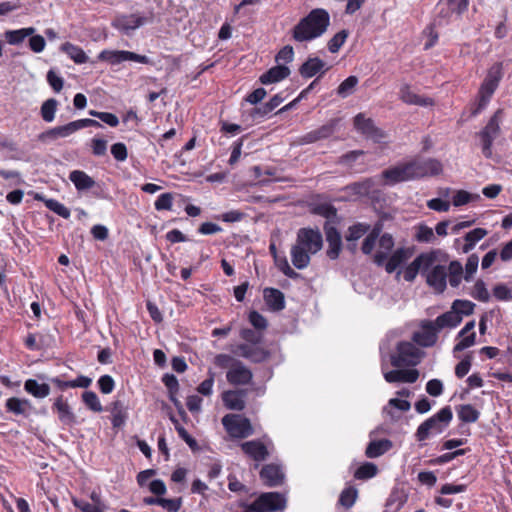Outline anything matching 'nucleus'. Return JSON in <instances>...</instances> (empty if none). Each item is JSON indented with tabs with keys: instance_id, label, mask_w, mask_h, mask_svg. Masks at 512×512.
I'll return each instance as SVG.
<instances>
[{
	"instance_id": "nucleus-1",
	"label": "nucleus",
	"mask_w": 512,
	"mask_h": 512,
	"mask_svg": "<svg viewBox=\"0 0 512 512\" xmlns=\"http://www.w3.org/2000/svg\"><path fill=\"white\" fill-rule=\"evenodd\" d=\"M322 234L318 229L301 228L295 244L291 247V261L297 269H304L310 263V256L321 250Z\"/></svg>"
},
{
	"instance_id": "nucleus-2",
	"label": "nucleus",
	"mask_w": 512,
	"mask_h": 512,
	"mask_svg": "<svg viewBox=\"0 0 512 512\" xmlns=\"http://www.w3.org/2000/svg\"><path fill=\"white\" fill-rule=\"evenodd\" d=\"M330 17L324 9H313L302 18L292 31V37L297 42H305L320 37L329 26Z\"/></svg>"
},
{
	"instance_id": "nucleus-3",
	"label": "nucleus",
	"mask_w": 512,
	"mask_h": 512,
	"mask_svg": "<svg viewBox=\"0 0 512 512\" xmlns=\"http://www.w3.org/2000/svg\"><path fill=\"white\" fill-rule=\"evenodd\" d=\"M214 364L221 369H226V380L233 386H245L251 384L253 373L242 361L229 354H217Z\"/></svg>"
},
{
	"instance_id": "nucleus-4",
	"label": "nucleus",
	"mask_w": 512,
	"mask_h": 512,
	"mask_svg": "<svg viewBox=\"0 0 512 512\" xmlns=\"http://www.w3.org/2000/svg\"><path fill=\"white\" fill-rule=\"evenodd\" d=\"M502 77L503 63L496 62L488 69L487 74L479 87L478 102L476 108L472 111L473 116L477 115L487 106L494 92L498 88Z\"/></svg>"
},
{
	"instance_id": "nucleus-5",
	"label": "nucleus",
	"mask_w": 512,
	"mask_h": 512,
	"mask_svg": "<svg viewBox=\"0 0 512 512\" xmlns=\"http://www.w3.org/2000/svg\"><path fill=\"white\" fill-rule=\"evenodd\" d=\"M453 418L452 409L450 406L442 408L435 415L426 419L421 423L415 433L418 441H424L432 434L442 433L450 424Z\"/></svg>"
},
{
	"instance_id": "nucleus-6",
	"label": "nucleus",
	"mask_w": 512,
	"mask_h": 512,
	"mask_svg": "<svg viewBox=\"0 0 512 512\" xmlns=\"http://www.w3.org/2000/svg\"><path fill=\"white\" fill-rule=\"evenodd\" d=\"M222 425L231 438L243 439L254 433L250 420L239 414H227L222 420Z\"/></svg>"
},
{
	"instance_id": "nucleus-7",
	"label": "nucleus",
	"mask_w": 512,
	"mask_h": 512,
	"mask_svg": "<svg viewBox=\"0 0 512 512\" xmlns=\"http://www.w3.org/2000/svg\"><path fill=\"white\" fill-rule=\"evenodd\" d=\"M245 507L249 512H274L286 507V498L278 492L262 493L253 503Z\"/></svg>"
},
{
	"instance_id": "nucleus-8",
	"label": "nucleus",
	"mask_w": 512,
	"mask_h": 512,
	"mask_svg": "<svg viewBox=\"0 0 512 512\" xmlns=\"http://www.w3.org/2000/svg\"><path fill=\"white\" fill-rule=\"evenodd\" d=\"M422 357V352L411 342H400L397 345V353L391 356V364L400 368L417 365Z\"/></svg>"
},
{
	"instance_id": "nucleus-9",
	"label": "nucleus",
	"mask_w": 512,
	"mask_h": 512,
	"mask_svg": "<svg viewBox=\"0 0 512 512\" xmlns=\"http://www.w3.org/2000/svg\"><path fill=\"white\" fill-rule=\"evenodd\" d=\"M382 177L389 185L417 179L413 160L399 163L384 170Z\"/></svg>"
},
{
	"instance_id": "nucleus-10",
	"label": "nucleus",
	"mask_w": 512,
	"mask_h": 512,
	"mask_svg": "<svg viewBox=\"0 0 512 512\" xmlns=\"http://www.w3.org/2000/svg\"><path fill=\"white\" fill-rule=\"evenodd\" d=\"M98 59L106 61L111 65H117L124 61H135L142 64L150 63L147 56L125 50H103L98 55Z\"/></svg>"
},
{
	"instance_id": "nucleus-11",
	"label": "nucleus",
	"mask_w": 512,
	"mask_h": 512,
	"mask_svg": "<svg viewBox=\"0 0 512 512\" xmlns=\"http://www.w3.org/2000/svg\"><path fill=\"white\" fill-rule=\"evenodd\" d=\"M338 125L337 119H331L326 124L322 125L321 127L312 130L310 132H307L306 134L300 136L296 143L298 145H307L312 144L315 142H318L323 139L329 138L334 132Z\"/></svg>"
},
{
	"instance_id": "nucleus-12",
	"label": "nucleus",
	"mask_w": 512,
	"mask_h": 512,
	"mask_svg": "<svg viewBox=\"0 0 512 512\" xmlns=\"http://www.w3.org/2000/svg\"><path fill=\"white\" fill-rule=\"evenodd\" d=\"M354 128L367 138L378 142L385 137L384 132L375 126L373 119L368 118L363 113H359L353 120Z\"/></svg>"
},
{
	"instance_id": "nucleus-13",
	"label": "nucleus",
	"mask_w": 512,
	"mask_h": 512,
	"mask_svg": "<svg viewBox=\"0 0 512 512\" xmlns=\"http://www.w3.org/2000/svg\"><path fill=\"white\" fill-rule=\"evenodd\" d=\"M438 17L445 21L450 20L454 15L459 17L465 12L469 5V0H440Z\"/></svg>"
},
{
	"instance_id": "nucleus-14",
	"label": "nucleus",
	"mask_w": 512,
	"mask_h": 512,
	"mask_svg": "<svg viewBox=\"0 0 512 512\" xmlns=\"http://www.w3.org/2000/svg\"><path fill=\"white\" fill-rule=\"evenodd\" d=\"M438 329L433 321H423L421 330L413 334V340L422 347L433 346L438 339Z\"/></svg>"
},
{
	"instance_id": "nucleus-15",
	"label": "nucleus",
	"mask_w": 512,
	"mask_h": 512,
	"mask_svg": "<svg viewBox=\"0 0 512 512\" xmlns=\"http://www.w3.org/2000/svg\"><path fill=\"white\" fill-rule=\"evenodd\" d=\"M259 475L262 482L268 487H276L283 484L285 478L282 467L274 463L264 465Z\"/></svg>"
},
{
	"instance_id": "nucleus-16",
	"label": "nucleus",
	"mask_w": 512,
	"mask_h": 512,
	"mask_svg": "<svg viewBox=\"0 0 512 512\" xmlns=\"http://www.w3.org/2000/svg\"><path fill=\"white\" fill-rule=\"evenodd\" d=\"M247 391L244 389H231L221 394L224 406L229 410L242 411L246 407Z\"/></svg>"
},
{
	"instance_id": "nucleus-17",
	"label": "nucleus",
	"mask_w": 512,
	"mask_h": 512,
	"mask_svg": "<svg viewBox=\"0 0 512 512\" xmlns=\"http://www.w3.org/2000/svg\"><path fill=\"white\" fill-rule=\"evenodd\" d=\"M417 179L428 176H436L442 173L443 167L439 160L429 159H413Z\"/></svg>"
},
{
	"instance_id": "nucleus-18",
	"label": "nucleus",
	"mask_w": 512,
	"mask_h": 512,
	"mask_svg": "<svg viewBox=\"0 0 512 512\" xmlns=\"http://www.w3.org/2000/svg\"><path fill=\"white\" fill-rule=\"evenodd\" d=\"M326 241L328 244V248L326 250L327 256L335 260L339 257L340 252L342 250V240L341 235L338 232V230L330 225L329 223H326L324 226Z\"/></svg>"
},
{
	"instance_id": "nucleus-19",
	"label": "nucleus",
	"mask_w": 512,
	"mask_h": 512,
	"mask_svg": "<svg viewBox=\"0 0 512 512\" xmlns=\"http://www.w3.org/2000/svg\"><path fill=\"white\" fill-rule=\"evenodd\" d=\"M76 131H78L76 121H72L42 132L39 134L38 139L43 143H48L59 138H66Z\"/></svg>"
},
{
	"instance_id": "nucleus-20",
	"label": "nucleus",
	"mask_w": 512,
	"mask_h": 512,
	"mask_svg": "<svg viewBox=\"0 0 512 512\" xmlns=\"http://www.w3.org/2000/svg\"><path fill=\"white\" fill-rule=\"evenodd\" d=\"M399 99L408 105L433 106L434 100L430 97L416 94L409 84H403L399 90Z\"/></svg>"
},
{
	"instance_id": "nucleus-21",
	"label": "nucleus",
	"mask_w": 512,
	"mask_h": 512,
	"mask_svg": "<svg viewBox=\"0 0 512 512\" xmlns=\"http://www.w3.org/2000/svg\"><path fill=\"white\" fill-rule=\"evenodd\" d=\"M241 450L256 462H262L269 456L267 446L260 440L246 441L240 444Z\"/></svg>"
},
{
	"instance_id": "nucleus-22",
	"label": "nucleus",
	"mask_w": 512,
	"mask_h": 512,
	"mask_svg": "<svg viewBox=\"0 0 512 512\" xmlns=\"http://www.w3.org/2000/svg\"><path fill=\"white\" fill-rule=\"evenodd\" d=\"M447 269L443 265H435L426 273V282L436 292L442 293L446 288Z\"/></svg>"
},
{
	"instance_id": "nucleus-23",
	"label": "nucleus",
	"mask_w": 512,
	"mask_h": 512,
	"mask_svg": "<svg viewBox=\"0 0 512 512\" xmlns=\"http://www.w3.org/2000/svg\"><path fill=\"white\" fill-rule=\"evenodd\" d=\"M146 19L137 14L121 15L118 16L112 23L113 27L128 33L131 30H135L145 23Z\"/></svg>"
},
{
	"instance_id": "nucleus-24",
	"label": "nucleus",
	"mask_w": 512,
	"mask_h": 512,
	"mask_svg": "<svg viewBox=\"0 0 512 512\" xmlns=\"http://www.w3.org/2000/svg\"><path fill=\"white\" fill-rule=\"evenodd\" d=\"M395 245L394 238L389 233H384L378 241V251L374 255V262L378 266L384 265Z\"/></svg>"
},
{
	"instance_id": "nucleus-25",
	"label": "nucleus",
	"mask_w": 512,
	"mask_h": 512,
	"mask_svg": "<svg viewBox=\"0 0 512 512\" xmlns=\"http://www.w3.org/2000/svg\"><path fill=\"white\" fill-rule=\"evenodd\" d=\"M413 254L411 248L401 247L396 249L391 255L388 256L385 261V270L387 273H393L398 267H400L406 260H408Z\"/></svg>"
},
{
	"instance_id": "nucleus-26",
	"label": "nucleus",
	"mask_w": 512,
	"mask_h": 512,
	"mask_svg": "<svg viewBox=\"0 0 512 512\" xmlns=\"http://www.w3.org/2000/svg\"><path fill=\"white\" fill-rule=\"evenodd\" d=\"M475 320H471L459 331L458 337L461 340L454 346V352L463 351L475 344L476 333L474 332Z\"/></svg>"
},
{
	"instance_id": "nucleus-27",
	"label": "nucleus",
	"mask_w": 512,
	"mask_h": 512,
	"mask_svg": "<svg viewBox=\"0 0 512 512\" xmlns=\"http://www.w3.org/2000/svg\"><path fill=\"white\" fill-rule=\"evenodd\" d=\"M237 349L240 356L254 363L263 362L269 357V352L266 349L255 346L254 344H240Z\"/></svg>"
},
{
	"instance_id": "nucleus-28",
	"label": "nucleus",
	"mask_w": 512,
	"mask_h": 512,
	"mask_svg": "<svg viewBox=\"0 0 512 512\" xmlns=\"http://www.w3.org/2000/svg\"><path fill=\"white\" fill-rule=\"evenodd\" d=\"M384 378L388 383H414L419 378V372L416 369H396L386 372L384 374Z\"/></svg>"
},
{
	"instance_id": "nucleus-29",
	"label": "nucleus",
	"mask_w": 512,
	"mask_h": 512,
	"mask_svg": "<svg viewBox=\"0 0 512 512\" xmlns=\"http://www.w3.org/2000/svg\"><path fill=\"white\" fill-rule=\"evenodd\" d=\"M290 74V69L285 65H277L270 68L264 74H262L259 78V81L264 84H272L277 83L285 78H287Z\"/></svg>"
},
{
	"instance_id": "nucleus-30",
	"label": "nucleus",
	"mask_w": 512,
	"mask_h": 512,
	"mask_svg": "<svg viewBox=\"0 0 512 512\" xmlns=\"http://www.w3.org/2000/svg\"><path fill=\"white\" fill-rule=\"evenodd\" d=\"M325 62L318 57L308 58L299 68V73L304 78H311L319 72H325Z\"/></svg>"
},
{
	"instance_id": "nucleus-31",
	"label": "nucleus",
	"mask_w": 512,
	"mask_h": 512,
	"mask_svg": "<svg viewBox=\"0 0 512 512\" xmlns=\"http://www.w3.org/2000/svg\"><path fill=\"white\" fill-rule=\"evenodd\" d=\"M264 300L273 311H280L285 307L284 294L278 289L266 288L264 290Z\"/></svg>"
},
{
	"instance_id": "nucleus-32",
	"label": "nucleus",
	"mask_w": 512,
	"mask_h": 512,
	"mask_svg": "<svg viewBox=\"0 0 512 512\" xmlns=\"http://www.w3.org/2000/svg\"><path fill=\"white\" fill-rule=\"evenodd\" d=\"M53 409L57 411L58 418L62 423L71 425L75 422V415L62 395L56 398Z\"/></svg>"
},
{
	"instance_id": "nucleus-33",
	"label": "nucleus",
	"mask_w": 512,
	"mask_h": 512,
	"mask_svg": "<svg viewBox=\"0 0 512 512\" xmlns=\"http://www.w3.org/2000/svg\"><path fill=\"white\" fill-rule=\"evenodd\" d=\"M461 321L462 317L459 316L456 311L451 309L450 311L438 316L433 323L437 327L438 331H440L444 328H454L460 324Z\"/></svg>"
},
{
	"instance_id": "nucleus-34",
	"label": "nucleus",
	"mask_w": 512,
	"mask_h": 512,
	"mask_svg": "<svg viewBox=\"0 0 512 512\" xmlns=\"http://www.w3.org/2000/svg\"><path fill=\"white\" fill-rule=\"evenodd\" d=\"M70 181L77 190H88L94 187L95 181L92 177L81 170H74L69 174Z\"/></svg>"
},
{
	"instance_id": "nucleus-35",
	"label": "nucleus",
	"mask_w": 512,
	"mask_h": 512,
	"mask_svg": "<svg viewBox=\"0 0 512 512\" xmlns=\"http://www.w3.org/2000/svg\"><path fill=\"white\" fill-rule=\"evenodd\" d=\"M392 448V442L388 439L371 441L365 450L368 458H377Z\"/></svg>"
},
{
	"instance_id": "nucleus-36",
	"label": "nucleus",
	"mask_w": 512,
	"mask_h": 512,
	"mask_svg": "<svg viewBox=\"0 0 512 512\" xmlns=\"http://www.w3.org/2000/svg\"><path fill=\"white\" fill-rule=\"evenodd\" d=\"M6 409L15 415H26L31 409V402L27 399L11 397L6 401Z\"/></svg>"
},
{
	"instance_id": "nucleus-37",
	"label": "nucleus",
	"mask_w": 512,
	"mask_h": 512,
	"mask_svg": "<svg viewBox=\"0 0 512 512\" xmlns=\"http://www.w3.org/2000/svg\"><path fill=\"white\" fill-rule=\"evenodd\" d=\"M24 389L35 398H45L50 394V386L48 384L38 383L34 379L26 380Z\"/></svg>"
},
{
	"instance_id": "nucleus-38",
	"label": "nucleus",
	"mask_w": 512,
	"mask_h": 512,
	"mask_svg": "<svg viewBox=\"0 0 512 512\" xmlns=\"http://www.w3.org/2000/svg\"><path fill=\"white\" fill-rule=\"evenodd\" d=\"M488 234V231L484 228H475L469 231L464 236L465 244L462 247L464 253L470 252L478 241L483 239Z\"/></svg>"
},
{
	"instance_id": "nucleus-39",
	"label": "nucleus",
	"mask_w": 512,
	"mask_h": 512,
	"mask_svg": "<svg viewBox=\"0 0 512 512\" xmlns=\"http://www.w3.org/2000/svg\"><path fill=\"white\" fill-rule=\"evenodd\" d=\"M61 50L65 52L77 64H83L88 61V56L84 50L70 42L62 44Z\"/></svg>"
},
{
	"instance_id": "nucleus-40",
	"label": "nucleus",
	"mask_w": 512,
	"mask_h": 512,
	"mask_svg": "<svg viewBox=\"0 0 512 512\" xmlns=\"http://www.w3.org/2000/svg\"><path fill=\"white\" fill-rule=\"evenodd\" d=\"M35 33V28L27 27L18 30H9L5 32V39L10 45H18L28 36Z\"/></svg>"
},
{
	"instance_id": "nucleus-41",
	"label": "nucleus",
	"mask_w": 512,
	"mask_h": 512,
	"mask_svg": "<svg viewBox=\"0 0 512 512\" xmlns=\"http://www.w3.org/2000/svg\"><path fill=\"white\" fill-rule=\"evenodd\" d=\"M457 415L464 423H474L479 419L480 412L471 404H464L458 406Z\"/></svg>"
},
{
	"instance_id": "nucleus-42",
	"label": "nucleus",
	"mask_w": 512,
	"mask_h": 512,
	"mask_svg": "<svg viewBox=\"0 0 512 512\" xmlns=\"http://www.w3.org/2000/svg\"><path fill=\"white\" fill-rule=\"evenodd\" d=\"M414 239L419 243H434L436 236L431 227L419 224L415 227Z\"/></svg>"
},
{
	"instance_id": "nucleus-43",
	"label": "nucleus",
	"mask_w": 512,
	"mask_h": 512,
	"mask_svg": "<svg viewBox=\"0 0 512 512\" xmlns=\"http://www.w3.org/2000/svg\"><path fill=\"white\" fill-rule=\"evenodd\" d=\"M502 111L497 110L490 118L487 125L480 131V133L496 139L500 133V118Z\"/></svg>"
},
{
	"instance_id": "nucleus-44",
	"label": "nucleus",
	"mask_w": 512,
	"mask_h": 512,
	"mask_svg": "<svg viewBox=\"0 0 512 512\" xmlns=\"http://www.w3.org/2000/svg\"><path fill=\"white\" fill-rule=\"evenodd\" d=\"M57 106L58 102L54 98L47 99L43 102L40 108V114L45 122L50 123L54 120Z\"/></svg>"
},
{
	"instance_id": "nucleus-45",
	"label": "nucleus",
	"mask_w": 512,
	"mask_h": 512,
	"mask_svg": "<svg viewBox=\"0 0 512 512\" xmlns=\"http://www.w3.org/2000/svg\"><path fill=\"white\" fill-rule=\"evenodd\" d=\"M463 267L460 262L452 261L449 264L447 277L452 287H457L462 279Z\"/></svg>"
},
{
	"instance_id": "nucleus-46",
	"label": "nucleus",
	"mask_w": 512,
	"mask_h": 512,
	"mask_svg": "<svg viewBox=\"0 0 512 512\" xmlns=\"http://www.w3.org/2000/svg\"><path fill=\"white\" fill-rule=\"evenodd\" d=\"M436 252L431 251L427 253H421L414 260L420 268V271L424 274L428 272L430 268H432L433 264L436 261Z\"/></svg>"
},
{
	"instance_id": "nucleus-47",
	"label": "nucleus",
	"mask_w": 512,
	"mask_h": 512,
	"mask_svg": "<svg viewBox=\"0 0 512 512\" xmlns=\"http://www.w3.org/2000/svg\"><path fill=\"white\" fill-rule=\"evenodd\" d=\"M378 468L374 463L365 462L354 473V477L358 480H367L376 476Z\"/></svg>"
},
{
	"instance_id": "nucleus-48",
	"label": "nucleus",
	"mask_w": 512,
	"mask_h": 512,
	"mask_svg": "<svg viewBox=\"0 0 512 512\" xmlns=\"http://www.w3.org/2000/svg\"><path fill=\"white\" fill-rule=\"evenodd\" d=\"M371 226L364 223H356L348 228L346 234L347 241H356L369 232Z\"/></svg>"
},
{
	"instance_id": "nucleus-49",
	"label": "nucleus",
	"mask_w": 512,
	"mask_h": 512,
	"mask_svg": "<svg viewBox=\"0 0 512 512\" xmlns=\"http://www.w3.org/2000/svg\"><path fill=\"white\" fill-rule=\"evenodd\" d=\"M82 400H83L84 404L87 406V408H89L93 412H97V413L102 412L103 407H102L100 400L95 392L85 391L82 394Z\"/></svg>"
},
{
	"instance_id": "nucleus-50",
	"label": "nucleus",
	"mask_w": 512,
	"mask_h": 512,
	"mask_svg": "<svg viewBox=\"0 0 512 512\" xmlns=\"http://www.w3.org/2000/svg\"><path fill=\"white\" fill-rule=\"evenodd\" d=\"M358 84V78L356 76H349L346 78L337 88V94L346 98L349 96Z\"/></svg>"
},
{
	"instance_id": "nucleus-51",
	"label": "nucleus",
	"mask_w": 512,
	"mask_h": 512,
	"mask_svg": "<svg viewBox=\"0 0 512 512\" xmlns=\"http://www.w3.org/2000/svg\"><path fill=\"white\" fill-rule=\"evenodd\" d=\"M475 304L469 300H455L452 304V310L456 311L459 316H468L473 314Z\"/></svg>"
},
{
	"instance_id": "nucleus-52",
	"label": "nucleus",
	"mask_w": 512,
	"mask_h": 512,
	"mask_svg": "<svg viewBox=\"0 0 512 512\" xmlns=\"http://www.w3.org/2000/svg\"><path fill=\"white\" fill-rule=\"evenodd\" d=\"M357 489L354 487L345 488L339 497V503L345 508H350L354 505L357 498Z\"/></svg>"
},
{
	"instance_id": "nucleus-53",
	"label": "nucleus",
	"mask_w": 512,
	"mask_h": 512,
	"mask_svg": "<svg viewBox=\"0 0 512 512\" xmlns=\"http://www.w3.org/2000/svg\"><path fill=\"white\" fill-rule=\"evenodd\" d=\"M45 205L49 210L53 211L64 219H68L70 217V210L55 199H46Z\"/></svg>"
},
{
	"instance_id": "nucleus-54",
	"label": "nucleus",
	"mask_w": 512,
	"mask_h": 512,
	"mask_svg": "<svg viewBox=\"0 0 512 512\" xmlns=\"http://www.w3.org/2000/svg\"><path fill=\"white\" fill-rule=\"evenodd\" d=\"M348 37L346 30H341L336 33L328 42V49L331 53H336L343 46Z\"/></svg>"
},
{
	"instance_id": "nucleus-55",
	"label": "nucleus",
	"mask_w": 512,
	"mask_h": 512,
	"mask_svg": "<svg viewBox=\"0 0 512 512\" xmlns=\"http://www.w3.org/2000/svg\"><path fill=\"white\" fill-rule=\"evenodd\" d=\"M410 402L407 400H400L397 398H392L388 401V405L384 408V413L390 415L391 419H394L391 408H397L402 412H407L410 409Z\"/></svg>"
},
{
	"instance_id": "nucleus-56",
	"label": "nucleus",
	"mask_w": 512,
	"mask_h": 512,
	"mask_svg": "<svg viewBox=\"0 0 512 512\" xmlns=\"http://www.w3.org/2000/svg\"><path fill=\"white\" fill-rule=\"evenodd\" d=\"M471 295L473 298L481 302H488L490 300V294L482 280L476 281Z\"/></svg>"
},
{
	"instance_id": "nucleus-57",
	"label": "nucleus",
	"mask_w": 512,
	"mask_h": 512,
	"mask_svg": "<svg viewBox=\"0 0 512 512\" xmlns=\"http://www.w3.org/2000/svg\"><path fill=\"white\" fill-rule=\"evenodd\" d=\"M364 151L363 150H353V151H349L345 154H343L342 156L339 157L337 163L338 164H341V165H344V166H347L349 168H352L353 167V164L354 162L362 155H364Z\"/></svg>"
},
{
	"instance_id": "nucleus-58",
	"label": "nucleus",
	"mask_w": 512,
	"mask_h": 512,
	"mask_svg": "<svg viewBox=\"0 0 512 512\" xmlns=\"http://www.w3.org/2000/svg\"><path fill=\"white\" fill-rule=\"evenodd\" d=\"M214 379L215 373L209 370L208 378L199 384V386L197 387V391L204 396H210L213 391Z\"/></svg>"
},
{
	"instance_id": "nucleus-59",
	"label": "nucleus",
	"mask_w": 512,
	"mask_h": 512,
	"mask_svg": "<svg viewBox=\"0 0 512 512\" xmlns=\"http://www.w3.org/2000/svg\"><path fill=\"white\" fill-rule=\"evenodd\" d=\"M173 202L172 193H163L161 194L157 200L155 201V209L158 211L161 210H171Z\"/></svg>"
},
{
	"instance_id": "nucleus-60",
	"label": "nucleus",
	"mask_w": 512,
	"mask_h": 512,
	"mask_svg": "<svg viewBox=\"0 0 512 512\" xmlns=\"http://www.w3.org/2000/svg\"><path fill=\"white\" fill-rule=\"evenodd\" d=\"M479 258L476 254H472L468 257L466 265H465V280L469 281L473 274L476 272L478 268Z\"/></svg>"
},
{
	"instance_id": "nucleus-61",
	"label": "nucleus",
	"mask_w": 512,
	"mask_h": 512,
	"mask_svg": "<svg viewBox=\"0 0 512 512\" xmlns=\"http://www.w3.org/2000/svg\"><path fill=\"white\" fill-rule=\"evenodd\" d=\"M240 337L250 344H258L262 340V335L260 332L254 331L249 328L242 329L240 331Z\"/></svg>"
},
{
	"instance_id": "nucleus-62",
	"label": "nucleus",
	"mask_w": 512,
	"mask_h": 512,
	"mask_svg": "<svg viewBox=\"0 0 512 512\" xmlns=\"http://www.w3.org/2000/svg\"><path fill=\"white\" fill-rule=\"evenodd\" d=\"M159 506L166 509L168 512H178L182 506V499H166L161 497Z\"/></svg>"
},
{
	"instance_id": "nucleus-63",
	"label": "nucleus",
	"mask_w": 512,
	"mask_h": 512,
	"mask_svg": "<svg viewBox=\"0 0 512 512\" xmlns=\"http://www.w3.org/2000/svg\"><path fill=\"white\" fill-rule=\"evenodd\" d=\"M493 295L497 300L506 301L512 299V290L504 284H498L493 288Z\"/></svg>"
},
{
	"instance_id": "nucleus-64",
	"label": "nucleus",
	"mask_w": 512,
	"mask_h": 512,
	"mask_svg": "<svg viewBox=\"0 0 512 512\" xmlns=\"http://www.w3.org/2000/svg\"><path fill=\"white\" fill-rule=\"evenodd\" d=\"M249 322L257 330H265L267 328V320L257 311H251L249 313Z\"/></svg>"
}]
</instances>
